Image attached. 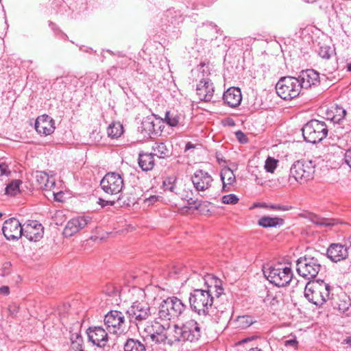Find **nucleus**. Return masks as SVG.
<instances>
[{
    "label": "nucleus",
    "mask_w": 351,
    "mask_h": 351,
    "mask_svg": "<svg viewBox=\"0 0 351 351\" xmlns=\"http://www.w3.org/2000/svg\"><path fill=\"white\" fill-rule=\"evenodd\" d=\"M324 255L318 251L308 252L296 261L298 274L306 280L315 278L322 267V259Z\"/></svg>",
    "instance_id": "obj_1"
},
{
    "label": "nucleus",
    "mask_w": 351,
    "mask_h": 351,
    "mask_svg": "<svg viewBox=\"0 0 351 351\" xmlns=\"http://www.w3.org/2000/svg\"><path fill=\"white\" fill-rule=\"evenodd\" d=\"M331 287L324 280L309 282L305 287L304 296L317 306H322L330 298Z\"/></svg>",
    "instance_id": "obj_2"
},
{
    "label": "nucleus",
    "mask_w": 351,
    "mask_h": 351,
    "mask_svg": "<svg viewBox=\"0 0 351 351\" xmlns=\"http://www.w3.org/2000/svg\"><path fill=\"white\" fill-rule=\"evenodd\" d=\"M189 303L193 311L199 315H203L206 320L210 319L213 298H210V295L205 293L203 289H195L191 293Z\"/></svg>",
    "instance_id": "obj_3"
},
{
    "label": "nucleus",
    "mask_w": 351,
    "mask_h": 351,
    "mask_svg": "<svg viewBox=\"0 0 351 351\" xmlns=\"http://www.w3.org/2000/svg\"><path fill=\"white\" fill-rule=\"evenodd\" d=\"M186 306L176 297L163 300L158 308V319L169 322L178 318L184 311Z\"/></svg>",
    "instance_id": "obj_4"
},
{
    "label": "nucleus",
    "mask_w": 351,
    "mask_h": 351,
    "mask_svg": "<svg viewBox=\"0 0 351 351\" xmlns=\"http://www.w3.org/2000/svg\"><path fill=\"white\" fill-rule=\"evenodd\" d=\"M300 83L294 77H281L276 85L278 95L285 100H291L297 97L301 91Z\"/></svg>",
    "instance_id": "obj_5"
},
{
    "label": "nucleus",
    "mask_w": 351,
    "mask_h": 351,
    "mask_svg": "<svg viewBox=\"0 0 351 351\" xmlns=\"http://www.w3.org/2000/svg\"><path fill=\"white\" fill-rule=\"evenodd\" d=\"M328 134V128L326 123L318 120H311L306 123L302 128V135L304 140L315 144L322 141Z\"/></svg>",
    "instance_id": "obj_6"
},
{
    "label": "nucleus",
    "mask_w": 351,
    "mask_h": 351,
    "mask_svg": "<svg viewBox=\"0 0 351 351\" xmlns=\"http://www.w3.org/2000/svg\"><path fill=\"white\" fill-rule=\"evenodd\" d=\"M265 277L277 287H285L289 285L293 278L291 269L288 267H275L264 266L263 269Z\"/></svg>",
    "instance_id": "obj_7"
},
{
    "label": "nucleus",
    "mask_w": 351,
    "mask_h": 351,
    "mask_svg": "<svg viewBox=\"0 0 351 351\" xmlns=\"http://www.w3.org/2000/svg\"><path fill=\"white\" fill-rule=\"evenodd\" d=\"M315 166L312 160H298L292 165L289 176L297 182H304L313 178Z\"/></svg>",
    "instance_id": "obj_8"
},
{
    "label": "nucleus",
    "mask_w": 351,
    "mask_h": 351,
    "mask_svg": "<svg viewBox=\"0 0 351 351\" xmlns=\"http://www.w3.org/2000/svg\"><path fill=\"white\" fill-rule=\"evenodd\" d=\"M124 186L121 176L115 172L107 173L100 182L101 189L110 195L119 194Z\"/></svg>",
    "instance_id": "obj_9"
},
{
    "label": "nucleus",
    "mask_w": 351,
    "mask_h": 351,
    "mask_svg": "<svg viewBox=\"0 0 351 351\" xmlns=\"http://www.w3.org/2000/svg\"><path fill=\"white\" fill-rule=\"evenodd\" d=\"M104 325L110 333L121 335L125 329V316L121 311H110L105 315Z\"/></svg>",
    "instance_id": "obj_10"
},
{
    "label": "nucleus",
    "mask_w": 351,
    "mask_h": 351,
    "mask_svg": "<svg viewBox=\"0 0 351 351\" xmlns=\"http://www.w3.org/2000/svg\"><path fill=\"white\" fill-rule=\"evenodd\" d=\"M126 314L130 322L138 328L139 324L150 317V307L147 303L135 302L127 310Z\"/></svg>",
    "instance_id": "obj_11"
},
{
    "label": "nucleus",
    "mask_w": 351,
    "mask_h": 351,
    "mask_svg": "<svg viewBox=\"0 0 351 351\" xmlns=\"http://www.w3.org/2000/svg\"><path fill=\"white\" fill-rule=\"evenodd\" d=\"M195 279L204 282L206 289H203V291L208 293L210 298H213V299L214 296L219 298L223 294V288L222 287L221 281L219 278L210 275L206 278H204L200 275L194 273L190 278L186 279V281H194Z\"/></svg>",
    "instance_id": "obj_12"
},
{
    "label": "nucleus",
    "mask_w": 351,
    "mask_h": 351,
    "mask_svg": "<svg viewBox=\"0 0 351 351\" xmlns=\"http://www.w3.org/2000/svg\"><path fill=\"white\" fill-rule=\"evenodd\" d=\"M92 223V217L88 215H82L72 218L67 222L64 229L63 234L65 237H71Z\"/></svg>",
    "instance_id": "obj_13"
},
{
    "label": "nucleus",
    "mask_w": 351,
    "mask_h": 351,
    "mask_svg": "<svg viewBox=\"0 0 351 351\" xmlns=\"http://www.w3.org/2000/svg\"><path fill=\"white\" fill-rule=\"evenodd\" d=\"M2 231L8 240H18L23 234V226L17 219L10 218L4 222Z\"/></svg>",
    "instance_id": "obj_14"
},
{
    "label": "nucleus",
    "mask_w": 351,
    "mask_h": 351,
    "mask_svg": "<svg viewBox=\"0 0 351 351\" xmlns=\"http://www.w3.org/2000/svg\"><path fill=\"white\" fill-rule=\"evenodd\" d=\"M169 327V323L162 324L158 322H155L151 326L145 328V332L147 333V337H149L152 342L156 343H165L167 339V335L165 332Z\"/></svg>",
    "instance_id": "obj_15"
},
{
    "label": "nucleus",
    "mask_w": 351,
    "mask_h": 351,
    "mask_svg": "<svg viewBox=\"0 0 351 351\" xmlns=\"http://www.w3.org/2000/svg\"><path fill=\"white\" fill-rule=\"evenodd\" d=\"M215 92L213 83L209 78H202L196 87V94L199 100L208 102L213 99Z\"/></svg>",
    "instance_id": "obj_16"
},
{
    "label": "nucleus",
    "mask_w": 351,
    "mask_h": 351,
    "mask_svg": "<svg viewBox=\"0 0 351 351\" xmlns=\"http://www.w3.org/2000/svg\"><path fill=\"white\" fill-rule=\"evenodd\" d=\"M193 184L197 191H204L211 186L212 176L202 169L197 170L191 177Z\"/></svg>",
    "instance_id": "obj_17"
},
{
    "label": "nucleus",
    "mask_w": 351,
    "mask_h": 351,
    "mask_svg": "<svg viewBox=\"0 0 351 351\" xmlns=\"http://www.w3.org/2000/svg\"><path fill=\"white\" fill-rule=\"evenodd\" d=\"M184 337L186 341L195 342L198 341L202 336V327L200 324L195 319H189L183 324Z\"/></svg>",
    "instance_id": "obj_18"
},
{
    "label": "nucleus",
    "mask_w": 351,
    "mask_h": 351,
    "mask_svg": "<svg viewBox=\"0 0 351 351\" xmlns=\"http://www.w3.org/2000/svg\"><path fill=\"white\" fill-rule=\"evenodd\" d=\"M43 227L37 221H30L23 225V236L28 240L36 241L43 236Z\"/></svg>",
    "instance_id": "obj_19"
},
{
    "label": "nucleus",
    "mask_w": 351,
    "mask_h": 351,
    "mask_svg": "<svg viewBox=\"0 0 351 351\" xmlns=\"http://www.w3.org/2000/svg\"><path fill=\"white\" fill-rule=\"evenodd\" d=\"M300 83V88H310L319 84V75L313 69L302 71L298 78Z\"/></svg>",
    "instance_id": "obj_20"
},
{
    "label": "nucleus",
    "mask_w": 351,
    "mask_h": 351,
    "mask_svg": "<svg viewBox=\"0 0 351 351\" xmlns=\"http://www.w3.org/2000/svg\"><path fill=\"white\" fill-rule=\"evenodd\" d=\"M35 129L40 134L49 135L55 130L54 120L49 115H41L36 120Z\"/></svg>",
    "instance_id": "obj_21"
},
{
    "label": "nucleus",
    "mask_w": 351,
    "mask_h": 351,
    "mask_svg": "<svg viewBox=\"0 0 351 351\" xmlns=\"http://www.w3.org/2000/svg\"><path fill=\"white\" fill-rule=\"evenodd\" d=\"M326 254L330 260L337 263L348 257V247L340 243H332L328 247Z\"/></svg>",
    "instance_id": "obj_22"
},
{
    "label": "nucleus",
    "mask_w": 351,
    "mask_h": 351,
    "mask_svg": "<svg viewBox=\"0 0 351 351\" xmlns=\"http://www.w3.org/2000/svg\"><path fill=\"white\" fill-rule=\"evenodd\" d=\"M87 335L89 341L97 346L104 347L108 342V333L101 326L89 327Z\"/></svg>",
    "instance_id": "obj_23"
},
{
    "label": "nucleus",
    "mask_w": 351,
    "mask_h": 351,
    "mask_svg": "<svg viewBox=\"0 0 351 351\" xmlns=\"http://www.w3.org/2000/svg\"><path fill=\"white\" fill-rule=\"evenodd\" d=\"M331 298V304L334 309L346 315L350 314L351 301L346 294L343 293L336 296L332 295Z\"/></svg>",
    "instance_id": "obj_24"
},
{
    "label": "nucleus",
    "mask_w": 351,
    "mask_h": 351,
    "mask_svg": "<svg viewBox=\"0 0 351 351\" xmlns=\"http://www.w3.org/2000/svg\"><path fill=\"white\" fill-rule=\"evenodd\" d=\"M224 103L231 108L238 106L242 100L241 92L239 88L231 87L223 95Z\"/></svg>",
    "instance_id": "obj_25"
},
{
    "label": "nucleus",
    "mask_w": 351,
    "mask_h": 351,
    "mask_svg": "<svg viewBox=\"0 0 351 351\" xmlns=\"http://www.w3.org/2000/svg\"><path fill=\"white\" fill-rule=\"evenodd\" d=\"M152 154L159 158H167L172 154L171 146H168L163 142H155L152 145Z\"/></svg>",
    "instance_id": "obj_26"
},
{
    "label": "nucleus",
    "mask_w": 351,
    "mask_h": 351,
    "mask_svg": "<svg viewBox=\"0 0 351 351\" xmlns=\"http://www.w3.org/2000/svg\"><path fill=\"white\" fill-rule=\"evenodd\" d=\"M138 162L143 171H150L155 165L154 156L152 153L141 152L138 154Z\"/></svg>",
    "instance_id": "obj_27"
},
{
    "label": "nucleus",
    "mask_w": 351,
    "mask_h": 351,
    "mask_svg": "<svg viewBox=\"0 0 351 351\" xmlns=\"http://www.w3.org/2000/svg\"><path fill=\"white\" fill-rule=\"evenodd\" d=\"M35 178L40 189L47 190L55 185L53 179L49 178L48 174L44 171H36Z\"/></svg>",
    "instance_id": "obj_28"
},
{
    "label": "nucleus",
    "mask_w": 351,
    "mask_h": 351,
    "mask_svg": "<svg viewBox=\"0 0 351 351\" xmlns=\"http://www.w3.org/2000/svg\"><path fill=\"white\" fill-rule=\"evenodd\" d=\"M220 177L223 182L222 191H228L229 188L227 187V185H231L236 181L233 171L230 168H224L221 171Z\"/></svg>",
    "instance_id": "obj_29"
},
{
    "label": "nucleus",
    "mask_w": 351,
    "mask_h": 351,
    "mask_svg": "<svg viewBox=\"0 0 351 351\" xmlns=\"http://www.w3.org/2000/svg\"><path fill=\"white\" fill-rule=\"evenodd\" d=\"M124 351H146L145 346L139 340L128 339L123 345Z\"/></svg>",
    "instance_id": "obj_30"
},
{
    "label": "nucleus",
    "mask_w": 351,
    "mask_h": 351,
    "mask_svg": "<svg viewBox=\"0 0 351 351\" xmlns=\"http://www.w3.org/2000/svg\"><path fill=\"white\" fill-rule=\"evenodd\" d=\"M283 219L279 217H271L269 216L262 217L258 222V224L263 228H273L282 225Z\"/></svg>",
    "instance_id": "obj_31"
},
{
    "label": "nucleus",
    "mask_w": 351,
    "mask_h": 351,
    "mask_svg": "<svg viewBox=\"0 0 351 351\" xmlns=\"http://www.w3.org/2000/svg\"><path fill=\"white\" fill-rule=\"evenodd\" d=\"M311 221L315 224L324 226V227H332L338 223V221L335 219L332 218H324L320 217L317 215H315L312 217Z\"/></svg>",
    "instance_id": "obj_32"
},
{
    "label": "nucleus",
    "mask_w": 351,
    "mask_h": 351,
    "mask_svg": "<svg viewBox=\"0 0 351 351\" xmlns=\"http://www.w3.org/2000/svg\"><path fill=\"white\" fill-rule=\"evenodd\" d=\"M22 184V181L20 180H14L12 181L5 188V192L6 195L14 196L20 192V185Z\"/></svg>",
    "instance_id": "obj_33"
},
{
    "label": "nucleus",
    "mask_w": 351,
    "mask_h": 351,
    "mask_svg": "<svg viewBox=\"0 0 351 351\" xmlns=\"http://www.w3.org/2000/svg\"><path fill=\"white\" fill-rule=\"evenodd\" d=\"M254 323L253 318L249 315L239 316L235 321L236 326L241 329L247 328Z\"/></svg>",
    "instance_id": "obj_34"
},
{
    "label": "nucleus",
    "mask_w": 351,
    "mask_h": 351,
    "mask_svg": "<svg viewBox=\"0 0 351 351\" xmlns=\"http://www.w3.org/2000/svg\"><path fill=\"white\" fill-rule=\"evenodd\" d=\"M176 177L175 176H171L167 177L163 181V187L165 191H169L172 193L176 192Z\"/></svg>",
    "instance_id": "obj_35"
},
{
    "label": "nucleus",
    "mask_w": 351,
    "mask_h": 351,
    "mask_svg": "<svg viewBox=\"0 0 351 351\" xmlns=\"http://www.w3.org/2000/svg\"><path fill=\"white\" fill-rule=\"evenodd\" d=\"M107 133L111 138H118L123 133V128L119 124L110 125L107 129Z\"/></svg>",
    "instance_id": "obj_36"
},
{
    "label": "nucleus",
    "mask_w": 351,
    "mask_h": 351,
    "mask_svg": "<svg viewBox=\"0 0 351 351\" xmlns=\"http://www.w3.org/2000/svg\"><path fill=\"white\" fill-rule=\"evenodd\" d=\"M346 115V110L342 107L337 106L335 108L334 115L331 118V120L334 123H339Z\"/></svg>",
    "instance_id": "obj_37"
},
{
    "label": "nucleus",
    "mask_w": 351,
    "mask_h": 351,
    "mask_svg": "<svg viewBox=\"0 0 351 351\" xmlns=\"http://www.w3.org/2000/svg\"><path fill=\"white\" fill-rule=\"evenodd\" d=\"M278 160L272 158L271 156H268L265 162V169L267 172L274 173L275 169L278 166Z\"/></svg>",
    "instance_id": "obj_38"
},
{
    "label": "nucleus",
    "mask_w": 351,
    "mask_h": 351,
    "mask_svg": "<svg viewBox=\"0 0 351 351\" xmlns=\"http://www.w3.org/2000/svg\"><path fill=\"white\" fill-rule=\"evenodd\" d=\"M184 326L183 324L181 326H179L177 324L173 326V337L175 341H186L185 337H184Z\"/></svg>",
    "instance_id": "obj_39"
},
{
    "label": "nucleus",
    "mask_w": 351,
    "mask_h": 351,
    "mask_svg": "<svg viewBox=\"0 0 351 351\" xmlns=\"http://www.w3.org/2000/svg\"><path fill=\"white\" fill-rule=\"evenodd\" d=\"M165 122L170 126H176L179 122V117L177 114L167 112L165 117Z\"/></svg>",
    "instance_id": "obj_40"
},
{
    "label": "nucleus",
    "mask_w": 351,
    "mask_h": 351,
    "mask_svg": "<svg viewBox=\"0 0 351 351\" xmlns=\"http://www.w3.org/2000/svg\"><path fill=\"white\" fill-rule=\"evenodd\" d=\"M333 52L330 47L325 45L319 47L318 54L321 58L328 60Z\"/></svg>",
    "instance_id": "obj_41"
},
{
    "label": "nucleus",
    "mask_w": 351,
    "mask_h": 351,
    "mask_svg": "<svg viewBox=\"0 0 351 351\" xmlns=\"http://www.w3.org/2000/svg\"><path fill=\"white\" fill-rule=\"evenodd\" d=\"M239 199V197L234 194L225 195L221 197V202L225 204H236Z\"/></svg>",
    "instance_id": "obj_42"
},
{
    "label": "nucleus",
    "mask_w": 351,
    "mask_h": 351,
    "mask_svg": "<svg viewBox=\"0 0 351 351\" xmlns=\"http://www.w3.org/2000/svg\"><path fill=\"white\" fill-rule=\"evenodd\" d=\"M70 339L71 341V344L73 348H77L78 346H81V343L82 341V337L80 334L75 332L71 335Z\"/></svg>",
    "instance_id": "obj_43"
},
{
    "label": "nucleus",
    "mask_w": 351,
    "mask_h": 351,
    "mask_svg": "<svg viewBox=\"0 0 351 351\" xmlns=\"http://www.w3.org/2000/svg\"><path fill=\"white\" fill-rule=\"evenodd\" d=\"M283 343L286 348H290L291 350H295L298 348V341L296 340V338L294 337L284 341Z\"/></svg>",
    "instance_id": "obj_44"
},
{
    "label": "nucleus",
    "mask_w": 351,
    "mask_h": 351,
    "mask_svg": "<svg viewBox=\"0 0 351 351\" xmlns=\"http://www.w3.org/2000/svg\"><path fill=\"white\" fill-rule=\"evenodd\" d=\"M142 128L149 132H153L155 131L153 121H151L149 119H147L142 122Z\"/></svg>",
    "instance_id": "obj_45"
},
{
    "label": "nucleus",
    "mask_w": 351,
    "mask_h": 351,
    "mask_svg": "<svg viewBox=\"0 0 351 351\" xmlns=\"http://www.w3.org/2000/svg\"><path fill=\"white\" fill-rule=\"evenodd\" d=\"M262 206L265 207V208H269L273 210H283V211L289 210L290 209H291V206H281V205H276V204H271L269 206H267L265 204Z\"/></svg>",
    "instance_id": "obj_46"
},
{
    "label": "nucleus",
    "mask_w": 351,
    "mask_h": 351,
    "mask_svg": "<svg viewBox=\"0 0 351 351\" xmlns=\"http://www.w3.org/2000/svg\"><path fill=\"white\" fill-rule=\"evenodd\" d=\"M119 291L118 288L115 287L113 285H110L107 287L106 293L111 297H114L119 295Z\"/></svg>",
    "instance_id": "obj_47"
},
{
    "label": "nucleus",
    "mask_w": 351,
    "mask_h": 351,
    "mask_svg": "<svg viewBox=\"0 0 351 351\" xmlns=\"http://www.w3.org/2000/svg\"><path fill=\"white\" fill-rule=\"evenodd\" d=\"M188 204L189 205L190 208H193L196 210H198L202 204V201H199L198 199H195L192 197L189 198L188 200Z\"/></svg>",
    "instance_id": "obj_48"
},
{
    "label": "nucleus",
    "mask_w": 351,
    "mask_h": 351,
    "mask_svg": "<svg viewBox=\"0 0 351 351\" xmlns=\"http://www.w3.org/2000/svg\"><path fill=\"white\" fill-rule=\"evenodd\" d=\"M237 140L241 143H246L247 142V138L246 135L241 131H237L235 133Z\"/></svg>",
    "instance_id": "obj_49"
},
{
    "label": "nucleus",
    "mask_w": 351,
    "mask_h": 351,
    "mask_svg": "<svg viewBox=\"0 0 351 351\" xmlns=\"http://www.w3.org/2000/svg\"><path fill=\"white\" fill-rule=\"evenodd\" d=\"M159 197L156 195H152L148 198H145L144 202L147 204V206H150L154 204L158 200Z\"/></svg>",
    "instance_id": "obj_50"
},
{
    "label": "nucleus",
    "mask_w": 351,
    "mask_h": 351,
    "mask_svg": "<svg viewBox=\"0 0 351 351\" xmlns=\"http://www.w3.org/2000/svg\"><path fill=\"white\" fill-rule=\"evenodd\" d=\"M344 159L346 163L350 167L351 169V149H348L346 151L344 155Z\"/></svg>",
    "instance_id": "obj_51"
},
{
    "label": "nucleus",
    "mask_w": 351,
    "mask_h": 351,
    "mask_svg": "<svg viewBox=\"0 0 351 351\" xmlns=\"http://www.w3.org/2000/svg\"><path fill=\"white\" fill-rule=\"evenodd\" d=\"M337 69V64L336 62L332 63L331 65H325V71H326L328 73H332Z\"/></svg>",
    "instance_id": "obj_52"
},
{
    "label": "nucleus",
    "mask_w": 351,
    "mask_h": 351,
    "mask_svg": "<svg viewBox=\"0 0 351 351\" xmlns=\"http://www.w3.org/2000/svg\"><path fill=\"white\" fill-rule=\"evenodd\" d=\"M99 204L102 207H105L106 206H112L114 205V201H108V200H104V199H99Z\"/></svg>",
    "instance_id": "obj_53"
},
{
    "label": "nucleus",
    "mask_w": 351,
    "mask_h": 351,
    "mask_svg": "<svg viewBox=\"0 0 351 351\" xmlns=\"http://www.w3.org/2000/svg\"><path fill=\"white\" fill-rule=\"evenodd\" d=\"M9 293H10V291H9L8 287L3 286V287H0V294L5 295L9 294Z\"/></svg>",
    "instance_id": "obj_54"
},
{
    "label": "nucleus",
    "mask_w": 351,
    "mask_h": 351,
    "mask_svg": "<svg viewBox=\"0 0 351 351\" xmlns=\"http://www.w3.org/2000/svg\"><path fill=\"white\" fill-rule=\"evenodd\" d=\"M8 166L5 163H0V171L1 174H5L7 173Z\"/></svg>",
    "instance_id": "obj_55"
},
{
    "label": "nucleus",
    "mask_w": 351,
    "mask_h": 351,
    "mask_svg": "<svg viewBox=\"0 0 351 351\" xmlns=\"http://www.w3.org/2000/svg\"><path fill=\"white\" fill-rule=\"evenodd\" d=\"M194 147H195V145L193 144H192L191 143H188L185 147V152L191 148H194Z\"/></svg>",
    "instance_id": "obj_56"
},
{
    "label": "nucleus",
    "mask_w": 351,
    "mask_h": 351,
    "mask_svg": "<svg viewBox=\"0 0 351 351\" xmlns=\"http://www.w3.org/2000/svg\"><path fill=\"white\" fill-rule=\"evenodd\" d=\"M346 344H348L350 346H351V337H348L346 339L344 340Z\"/></svg>",
    "instance_id": "obj_57"
},
{
    "label": "nucleus",
    "mask_w": 351,
    "mask_h": 351,
    "mask_svg": "<svg viewBox=\"0 0 351 351\" xmlns=\"http://www.w3.org/2000/svg\"><path fill=\"white\" fill-rule=\"evenodd\" d=\"M248 351H262V350L258 348H253L250 349Z\"/></svg>",
    "instance_id": "obj_58"
},
{
    "label": "nucleus",
    "mask_w": 351,
    "mask_h": 351,
    "mask_svg": "<svg viewBox=\"0 0 351 351\" xmlns=\"http://www.w3.org/2000/svg\"><path fill=\"white\" fill-rule=\"evenodd\" d=\"M209 25H210V26H212V27H214V28H215V29H216V32H217V26L216 25H214V24H213L212 23H209Z\"/></svg>",
    "instance_id": "obj_59"
},
{
    "label": "nucleus",
    "mask_w": 351,
    "mask_h": 351,
    "mask_svg": "<svg viewBox=\"0 0 351 351\" xmlns=\"http://www.w3.org/2000/svg\"><path fill=\"white\" fill-rule=\"evenodd\" d=\"M347 69L348 71H351V62L348 64Z\"/></svg>",
    "instance_id": "obj_60"
},
{
    "label": "nucleus",
    "mask_w": 351,
    "mask_h": 351,
    "mask_svg": "<svg viewBox=\"0 0 351 351\" xmlns=\"http://www.w3.org/2000/svg\"><path fill=\"white\" fill-rule=\"evenodd\" d=\"M2 216V214L0 213V217Z\"/></svg>",
    "instance_id": "obj_61"
}]
</instances>
